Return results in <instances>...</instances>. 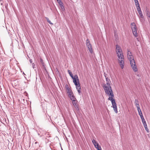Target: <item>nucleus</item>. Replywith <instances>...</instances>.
<instances>
[{
  "instance_id": "1",
  "label": "nucleus",
  "mask_w": 150,
  "mask_h": 150,
  "mask_svg": "<svg viewBox=\"0 0 150 150\" xmlns=\"http://www.w3.org/2000/svg\"><path fill=\"white\" fill-rule=\"evenodd\" d=\"M105 77L106 81L107 82L106 84H105L103 86L105 92L107 95L110 96V97H109L108 100L111 101L114 111L116 113H117L118 111L117 104L116 103L115 99L113 98L114 97V94L110 86L111 81L108 78L106 77L105 75Z\"/></svg>"
},
{
  "instance_id": "2",
  "label": "nucleus",
  "mask_w": 150,
  "mask_h": 150,
  "mask_svg": "<svg viewBox=\"0 0 150 150\" xmlns=\"http://www.w3.org/2000/svg\"><path fill=\"white\" fill-rule=\"evenodd\" d=\"M116 52L118 57V62L122 69L124 67V59L122 50H116Z\"/></svg>"
},
{
  "instance_id": "3",
  "label": "nucleus",
  "mask_w": 150,
  "mask_h": 150,
  "mask_svg": "<svg viewBox=\"0 0 150 150\" xmlns=\"http://www.w3.org/2000/svg\"><path fill=\"white\" fill-rule=\"evenodd\" d=\"M70 76L73 80V82L76 86V88L78 93L80 95L81 88L79 79L78 76L77 75H74V76L73 74H72Z\"/></svg>"
},
{
  "instance_id": "4",
  "label": "nucleus",
  "mask_w": 150,
  "mask_h": 150,
  "mask_svg": "<svg viewBox=\"0 0 150 150\" xmlns=\"http://www.w3.org/2000/svg\"><path fill=\"white\" fill-rule=\"evenodd\" d=\"M127 57L130 62V64L134 72H136L137 71L138 69L136 64L135 61L134 59V57Z\"/></svg>"
},
{
  "instance_id": "5",
  "label": "nucleus",
  "mask_w": 150,
  "mask_h": 150,
  "mask_svg": "<svg viewBox=\"0 0 150 150\" xmlns=\"http://www.w3.org/2000/svg\"><path fill=\"white\" fill-rule=\"evenodd\" d=\"M131 27L133 35L136 38L137 40L139 41V39L137 38L138 33L137 32V28L134 23H132L131 25Z\"/></svg>"
},
{
  "instance_id": "6",
  "label": "nucleus",
  "mask_w": 150,
  "mask_h": 150,
  "mask_svg": "<svg viewBox=\"0 0 150 150\" xmlns=\"http://www.w3.org/2000/svg\"><path fill=\"white\" fill-rule=\"evenodd\" d=\"M93 144L95 146V147L98 150H101V146L99 145L98 143L94 139H93L92 141Z\"/></svg>"
},
{
  "instance_id": "7",
  "label": "nucleus",
  "mask_w": 150,
  "mask_h": 150,
  "mask_svg": "<svg viewBox=\"0 0 150 150\" xmlns=\"http://www.w3.org/2000/svg\"><path fill=\"white\" fill-rule=\"evenodd\" d=\"M86 45L87 46L90 52L91 53H92L93 52L92 48L90 42V41L88 39H87L86 40Z\"/></svg>"
},
{
  "instance_id": "8",
  "label": "nucleus",
  "mask_w": 150,
  "mask_h": 150,
  "mask_svg": "<svg viewBox=\"0 0 150 150\" xmlns=\"http://www.w3.org/2000/svg\"><path fill=\"white\" fill-rule=\"evenodd\" d=\"M58 2V3L59 5L61 8L62 9H64V7L63 5V4L61 1V0H57Z\"/></svg>"
},
{
  "instance_id": "9",
  "label": "nucleus",
  "mask_w": 150,
  "mask_h": 150,
  "mask_svg": "<svg viewBox=\"0 0 150 150\" xmlns=\"http://www.w3.org/2000/svg\"><path fill=\"white\" fill-rule=\"evenodd\" d=\"M137 10L138 13L139 14V15L140 16V17L142 18H143V16L142 13V11H141V8L140 7L139 8H137Z\"/></svg>"
},
{
  "instance_id": "10",
  "label": "nucleus",
  "mask_w": 150,
  "mask_h": 150,
  "mask_svg": "<svg viewBox=\"0 0 150 150\" xmlns=\"http://www.w3.org/2000/svg\"><path fill=\"white\" fill-rule=\"evenodd\" d=\"M65 88H66V89L67 90V92L68 93H70V92H72L71 89L69 88V86L68 85L66 84V85Z\"/></svg>"
},
{
  "instance_id": "11",
  "label": "nucleus",
  "mask_w": 150,
  "mask_h": 150,
  "mask_svg": "<svg viewBox=\"0 0 150 150\" xmlns=\"http://www.w3.org/2000/svg\"><path fill=\"white\" fill-rule=\"evenodd\" d=\"M127 57H133L132 52L129 50H127Z\"/></svg>"
},
{
  "instance_id": "12",
  "label": "nucleus",
  "mask_w": 150,
  "mask_h": 150,
  "mask_svg": "<svg viewBox=\"0 0 150 150\" xmlns=\"http://www.w3.org/2000/svg\"><path fill=\"white\" fill-rule=\"evenodd\" d=\"M72 103L76 109L78 108L77 105V102H76V100L74 101H72Z\"/></svg>"
},
{
  "instance_id": "13",
  "label": "nucleus",
  "mask_w": 150,
  "mask_h": 150,
  "mask_svg": "<svg viewBox=\"0 0 150 150\" xmlns=\"http://www.w3.org/2000/svg\"><path fill=\"white\" fill-rule=\"evenodd\" d=\"M116 50H122V49L118 45H116Z\"/></svg>"
},
{
  "instance_id": "14",
  "label": "nucleus",
  "mask_w": 150,
  "mask_h": 150,
  "mask_svg": "<svg viewBox=\"0 0 150 150\" xmlns=\"http://www.w3.org/2000/svg\"><path fill=\"white\" fill-rule=\"evenodd\" d=\"M134 103L135 104V105L137 107H139V102L136 99L135 100Z\"/></svg>"
},
{
  "instance_id": "15",
  "label": "nucleus",
  "mask_w": 150,
  "mask_h": 150,
  "mask_svg": "<svg viewBox=\"0 0 150 150\" xmlns=\"http://www.w3.org/2000/svg\"><path fill=\"white\" fill-rule=\"evenodd\" d=\"M68 96L70 98H71L72 96H74L73 93V92H70V93H68Z\"/></svg>"
},
{
  "instance_id": "16",
  "label": "nucleus",
  "mask_w": 150,
  "mask_h": 150,
  "mask_svg": "<svg viewBox=\"0 0 150 150\" xmlns=\"http://www.w3.org/2000/svg\"><path fill=\"white\" fill-rule=\"evenodd\" d=\"M135 3L137 8L140 7L139 4V3L138 1L135 2Z\"/></svg>"
},
{
  "instance_id": "17",
  "label": "nucleus",
  "mask_w": 150,
  "mask_h": 150,
  "mask_svg": "<svg viewBox=\"0 0 150 150\" xmlns=\"http://www.w3.org/2000/svg\"><path fill=\"white\" fill-rule=\"evenodd\" d=\"M142 120V122L143 123V124L144 127L145 126H146L147 125L146 123V121H145V119H144V120Z\"/></svg>"
},
{
  "instance_id": "18",
  "label": "nucleus",
  "mask_w": 150,
  "mask_h": 150,
  "mask_svg": "<svg viewBox=\"0 0 150 150\" xmlns=\"http://www.w3.org/2000/svg\"><path fill=\"white\" fill-rule=\"evenodd\" d=\"M70 98L71 100L73 101H74L76 100V98L74 96H72V97H71V98Z\"/></svg>"
},
{
  "instance_id": "19",
  "label": "nucleus",
  "mask_w": 150,
  "mask_h": 150,
  "mask_svg": "<svg viewBox=\"0 0 150 150\" xmlns=\"http://www.w3.org/2000/svg\"><path fill=\"white\" fill-rule=\"evenodd\" d=\"M46 18L48 23H49L50 24H52V25L53 24V23L51 22L50 20H49V18H48L46 17Z\"/></svg>"
},
{
  "instance_id": "20",
  "label": "nucleus",
  "mask_w": 150,
  "mask_h": 150,
  "mask_svg": "<svg viewBox=\"0 0 150 150\" xmlns=\"http://www.w3.org/2000/svg\"><path fill=\"white\" fill-rule=\"evenodd\" d=\"M144 127L145 129V130H146L148 132H149V130L147 128V125L146 126H144Z\"/></svg>"
},
{
  "instance_id": "21",
  "label": "nucleus",
  "mask_w": 150,
  "mask_h": 150,
  "mask_svg": "<svg viewBox=\"0 0 150 150\" xmlns=\"http://www.w3.org/2000/svg\"><path fill=\"white\" fill-rule=\"evenodd\" d=\"M146 15L149 17H150V13L149 11L147 12Z\"/></svg>"
},
{
  "instance_id": "22",
  "label": "nucleus",
  "mask_w": 150,
  "mask_h": 150,
  "mask_svg": "<svg viewBox=\"0 0 150 150\" xmlns=\"http://www.w3.org/2000/svg\"><path fill=\"white\" fill-rule=\"evenodd\" d=\"M68 73L69 74L70 76H71V75L72 74V72L70 70H68Z\"/></svg>"
},
{
  "instance_id": "23",
  "label": "nucleus",
  "mask_w": 150,
  "mask_h": 150,
  "mask_svg": "<svg viewBox=\"0 0 150 150\" xmlns=\"http://www.w3.org/2000/svg\"><path fill=\"white\" fill-rule=\"evenodd\" d=\"M137 110L138 112L140 111H141L139 107H137Z\"/></svg>"
},
{
  "instance_id": "24",
  "label": "nucleus",
  "mask_w": 150,
  "mask_h": 150,
  "mask_svg": "<svg viewBox=\"0 0 150 150\" xmlns=\"http://www.w3.org/2000/svg\"><path fill=\"white\" fill-rule=\"evenodd\" d=\"M140 115V117H141V119L142 120L144 119V117L143 116V115Z\"/></svg>"
},
{
  "instance_id": "25",
  "label": "nucleus",
  "mask_w": 150,
  "mask_h": 150,
  "mask_svg": "<svg viewBox=\"0 0 150 150\" xmlns=\"http://www.w3.org/2000/svg\"><path fill=\"white\" fill-rule=\"evenodd\" d=\"M138 112L139 115H142V113L141 111H140V112Z\"/></svg>"
},
{
  "instance_id": "26",
  "label": "nucleus",
  "mask_w": 150,
  "mask_h": 150,
  "mask_svg": "<svg viewBox=\"0 0 150 150\" xmlns=\"http://www.w3.org/2000/svg\"><path fill=\"white\" fill-rule=\"evenodd\" d=\"M35 66V64H34V63H33L32 64V67H33V69H34V66Z\"/></svg>"
},
{
  "instance_id": "27",
  "label": "nucleus",
  "mask_w": 150,
  "mask_h": 150,
  "mask_svg": "<svg viewBox=\"0 0 150 150\" xmlns=\"http://www.w3.org/2000/svg\"><path fill=\"white\" fill-rule=\"evenodd\" d=\"M29 61H30V63H32V60L31 59H30Z\"/></svg>"
},
{
  "instance_id": "28",
  "label": "nucleus",
  "mask_w": 150,
  "mask_h": 150,
  "mask_svg": "<svg viewBox=\"0 0 150 150\" xmlns=\"http://www.w3.org/2000/svg\"><path fill=\"white\" fill-rule=\"evenodd\" d=\"M134 2H136L138 1V0H134Z\"/></svg>"
},
{
  "instance_id": "29",
  "label": "nucleus",
  "mask_w": 150,
  "mask_h": 150,
  "mask_svg": "<svg viewBox=\"0 0 150 150\" xmlns=\"http://www.w3.org/2000/svg\"><path fill=\"white\" fill-rule=\"evenodd\" d=\"M134 2H136L138 1V0H134Z\"/></svg>"
},
{
  "instance_id": "30",
  "label": "nucleus",
  "mask_w": 150,
  "mask_h": 150,
  "mask_svg": "<svg viewBox=\"0 0 150 150\" xmlns=\"http://www.w3.org/2000/svg\"><path fill=\"white\" fill-rule=\"evenodd\" d=\"M41 62H42L43 61L42 59H40Z\"/></svg>"
},
{
  "instance_id": "31",
  "label": "nucleus",
  "mask_w": 150,
  "mask_h": 150,
  "mask_svg": "<svg viewBox=\"0 0 150 150\" xmlns=\"http://www.w3.org/2000/svg\"><path fill=\"white\" fill-rule=\"evenodd\" d=\"M1 5H2V4L1 3Z\"/></svg>"
}]
</instances>
